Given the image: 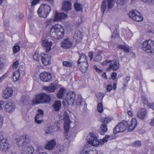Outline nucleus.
<instances>
[{"label":"nucleus","mask_w":154,"mask_h":154,"mask_svg":"<svg viewBox=\"0 0 154 154\" xmlns=\"http://www.w3.org/2000/svg\"><path fill=\"white\" fill-rule=\"evenodd\" d=\"M19 147L22 148V154H32L34 150L32 146H27L29 140L28 135L25 134L15 138Z\"/></svg>","instance_id":"f257e3e1"},{"label":"nucleus","mask_w":154,"mask_h":154,"mask_svg":"<svg viewBox=\"0 0 154 154\" xmlns=\"http://www.w3.org/2000/svg\"><path fill=\"white\" fill-rule=\"evenodd\" d=\"M50 34L52 37L54 38L61 39L64 35V29L59 24H55L51 28Z\"/></svg>","instance_id":"f03ea898"},{"label":"nucleus","mask_w":154,"mask_h":154,"mask_svg":"<svg viewBox=\"0 0 154 154\" xmlns=\"http://www.w3.org/2000/svg\"><path fill=\"white\" fill-rule=\"evenodd\" d=\"M51 100V97L47 94L42 93L36 95L33 99L32 103L34 104L48 103Z\"/></svg>","instance_id":"7ed1b4c3"},{"label":"nucleus","mask_w":154,"mask_h":154,"mask_svg":"<svg viewBox=\"0 0 154 154\" xmlns=\"http://www.w3.org/2000/svg\"><path fill=\"white\" fill-rule=\"evenodd\" d=\"M68 97L67 100V102L68 105L71 104L72 105L74 104L75 102L78 106H80L82 104V97L81 95H78L77 97L75 100V94L74 92H71L68 95Z\"/></svg>","instance_id":"20e7f679"},{"label":"nucleus","mask_w":154,"mask_h":154,"mask_svg":"<svg viewBox=\"0 0 154 154\" xmlns=\"http://www.w3.org/2000/svg\"><path fill=\"white\" fill-rule=\"evenodd\" d=\"M51 10L50 6L46 4H42L39 8L38 13L39 16L42 17H46Z\"/></svg>","instance_id":"39448f33"},{"label":"nucleus","mask_w":154,"mask_h":154,"mask_svg":"<svg viewBox=\"0 0 154 154\" xmlns=\"http://www.w3.org/2000/svg\"><path fill=\"white\" fill-rule=\"evenodd\" d=\"M142 48L146 53H154V41L150 39L144 41L142 44Z\"/></svg>","instance_id":"423d86ee"},{"label":"nucleus","mask_w":154,"mask_h":154,"mask_svg":"<svg viewBox=\"0 0 154 154\" xmlns=\"http://www.w3.org/2000/svg\"><path fill=\"white\" fill-rule=\"evenodd\" d=\"M128 122L126 121H124L123 122L119 123L114 129L113 133L114 134L123 132L127 128Z\"/></svg>","instance_id":"0eeeda50"},{"label":"nucleus","mask_w":154,"mask_h":154,"mask_svg":"<svg viewBox=\"0 0 154 154\" xmlns=\"http://www.w3.org/2000/svg\"><path fill=\"white\" fill-rule=\"evenodd\" d=\"M0 137V150L2 152H6L10 148V144L8 143L7 140L3 138Z\"/></svg>","instance_id":"6e6552de"},{"label":"nucleus","mask_w":154,"mask_h":154,"mask_svg":"<svg viewBox=\"0 0 154 154\" xmlns=\"http://www.w3.org/2000/svg\"><path fill=\"white\" fill-rule=\"evenodd\" d=\"M128 16L130 18L133 20L138 22L141 21L143 19L142 15L136 10L130 11Z\"/></svg>","instance_id":"1a4fd4ad"},{"label":"nucleus","mask_w":154,"mask_h":154,"mask_svg":"<svg viewBox=\"0 0 154 154\" xmlns=\"http://www.w3.org/2000/svg\"><path fill=\"white\" fill-rule=\"evenodd\" d=\"M90 134V137L88 140V143L92 146H97L100 144L99 140L93 133H91Z\"/></svg>","instance_id":"9d476101"},{"label":"nucleus","mask_w":154,"mask_h":154,"mask_svg":"<svg viewBox=\"0 0 154 154\" xmlns=\"http://www.w3.org/2000/svg\"><path fill=\"white\" fill-rule=\"evenodd\" d=\"M40 79L44 82H49L51 81L52 76L49 72H44L41 73L40 75Z\"/></svg>","instance_id":"9b49d317"},{"label":"nucleus","mask_w":154,"mask_h":154,"mask_svg":"<svg viewBox=\"0 0 154 154\" xmlns=\"http://www.w3.org/2000/svg\"><path fill=\"white\" fill-rule=\"evenodd\" d=\"M13 90L11 87H7L3 91L2 97L4 99H7L11 97L13 94Z\"/></svg>","instance_id":"f8f14e48"},{"label":"nucleus","mask_w":154,"mask_h":154,"mask_svg":"<svg viewBox=\"0 0 154 154\" xmlns=\"http://www.w3.org/2000/svg\"><path fill=\"white\" fill-rule=\"evenodd\" d=\"M41 60L44 65L45 66L48 65L51 62V57L47 54H43L41 55Z\"/></svg>","instance_id":"ddd939ff"},{"label":"nucleus","mask_w":154,"mask_h":154,"mask_svg":"<svg viewBox=\"0 0 154 154\" xmlns=\"http://www.w3.org/2000/svg\"><path fill=\"white\" fill-rule=\"evenodd\" d=\"M80 154H98V152L96 150L91 149L90 147L86 145L81 151Z\"/></svg>","instance_id":"4468645a"},{"label":"nucleus","mask_w":154,"mask_h":154,"mask_svg":"<svg viewBox=\"0 0 154 154\" xmlns=\"http://www.w3.org/2000/svg\"><path fill=\"white\" fill-rule=\"evenodd\" d=\"M72 45V43L69 38H67L62 41L61 46L64 49H67L71 48Z\"/></svg>","instance_id":"2eb2a0df"},{"label":"nucleus","mask_w":154,"mask_h":154,"mask_svg":"<svg viewBox=\"0 0 154 154\" xmlns=\"http://www.w3.org/2000/svg\"><path fill=\"white\" fill-rule=\"evenodd\" d=\"M52 44V42H49L47 39L43 40L42 41V46L47 52L51 50Z\"/></svg>","instance_id":"dca6fc26"},{"label":"nucleus","mask_w":154,"mask_h":154,"mask_svg":"<svg viewBox=\"0 0 154 154\" xmlns=\"http://www.w3.org/2000/svg\"><path fill=\"white\" fill-rule=\"evenodd\" d=\"M113 63L114 64L112 63H110L109 67L106 69L107 71H110L112 68V70L113 71H116L118 69L120 66L119 61L116 60H114L113 61Z\"/></svg>","instance_id":"f3484780"},{"label":"nucleus","mask_w":154,"mask_h":154,"mask_svg":"<svg viewBox=\"0 0 154 154\" xmlns=\"http://www.w3.org/2000/svg\"><path fill=\"white\" fill-rule=\"evenodd\" d=\"M38 113L35 117V121L37 123L40 124L43 122V120L42 119L43 116L44 112L43 111L40 109L38 110Z\"/></svg>","instance_id":"a211bd4d"},{"label":"nucleus","mask_w":154,"mask_h":154,"mask_svg":"<svg viewBox=\"0 0 154 154\" xmlns=\"http://www.w3.org/2000/svg\"><path fill=\"white\" fill-rule=\"evenodd\" d=\"M111 120L110 118L106 117L102 120V124L101 125V128L103 132H105L107 130V124L110 122Z\"/></svg>","instance_id":"6ab92c4d"},{"label":"nucleus","mask_w":154,"mask_h":154,"mask_svg":"<svg viewBox=\"0 0 154 154\" xmlns=\"http://www.w3.org/2000/svg\"><path fill=\"white\" fill-rule=\"evenodd\" d=\"M14 103L9 102L6 103L5 106V110L6 112L11 113L13 112L15 109Z\"/></svg>","instance_id":"aec40b11"},{"label":"nucleus","mask_w":154,"mask_h":154,"mask_svg":"<svg viewBox=\"0 0 154 154\" xmlns=\"http://www.w3.org/2000/svg\"><path fill=\"white\" fill-rule=\"evenodd\" d=\"M83 35L82 33L79 30H76L73 35V39L77 43L80 42L82 39Z\"/></svg>","instance_id":"412c9836"},{"label":"nucleus","mask_w":154,"mask_h":154,"mask_svg":"<svg viewBox=\"0 0 154 154\" xmlns=\"http://www.w3.org/2000/svg\"><path fill=\"white\" fill-rule=\"evenodd\" d=\"M79 68L82 72H85L88 70V62L77 63Z\"/></svg>","instance_id":"4be33fe9"},{"label":"nucleus","mask_w":154,"mask_h":154,"mask_svg":"<svg viewBox=\"0 0 154 154\" xmlns=\"http://www.w3.org/2000/svg\"><path fill=\"white\" fill-rule=\"evenodd\" d=\"M72 4L69 2L65 1L63 2L62 10L64 11L67 12L71 9Z\"/></svg>","instance_id":"5701e85b"},{"label":"nucleus","mask_w":154,"mask_h":154,"mask_svg":"<svg viewBox=\"0 0 154 154\" xmlns=\"http://www.w3.org/2000/svg\"><path fill=\"white\" fill-rule=\"evenodd\" d=\"M57 89V85L53 83L51 84V86H45L44 87V89L47 92H54Z\"/></svg>","instance_id":"b1692460"},{"label":"nucleus","mask_w":154,"mask_h":154,"mask_svg":"<svg viewBox=\"0 0 154 154\" xmlns=\"http://www.w3.org/2000/svg\"><path fill=\"white\" fill-rule=\"evenodd\" d=\"M137 125V122L136 119L133 118L132 119L131 121L130 122L128 127V130L129 131H133L136 128Z\"/></svg>","instance_id":"393cba45"},{"label":"nucleus","mask_w":154,"mask_h":154,"mask_svg":"<svg viewBox=\"0 0 154 154\" xmlns=\"http://www.w3.org/2000/svg\"><path fill=\"white\" fill-rule=\"evenodd\" d=\"M67 17V14L63 13H59L56 11L54 15V20L55 21H58L62 19H63Z\"/></svg>","instance_id":"a878e982"},{"label":"nucleus","mask_w":154,"mask_h":154,"mask_svg":"<svg viewBox=\"0 0 154 154\" xmlns=\"http://www.w3.org/2000/svg\"><path fill=\"white\" fill-rule=\"evenodd\" d=\"M147 113L146 110L144 109H141L137 113V116L140 119H143Z\"/></svg>","instance_id":"bb28decb"},{"label":"nucleus","mask_w":154,"mask_h":154,"mask_svg":"<svg viewBox=\"0 0 154 154\" xmlns=\"http://www.w3.org/2000/svg\"><path fill=\"white\" fill-rule=\"evenodd\" d=\"M56 143L54 140H51L48 142L45 146L46 149L51 150L55 146Z\"/></svg>","instance_id":"cd10ccee"},{"label":"nucleus","mask_w":154,"mask_h":154,"mask_svg":"<svg viewBox=\"0 0 154 154\" xmlns=\"http://www.w3.org/2000/svg\"><path fill=\"white\" fill-rule=\"evenodd\" d=\"M103 51L101 50H99L96 53V55L94 57V60L96 62H99L102 59V57L101 54Z\"/></svg>","instance_id":"c85d7f7f"},{"label":"nucleus","mask_w":154,"mask_h":154,"mask_svg":"<svg viewBox=\"0 0 154 154\" xmlns=\"http://www.w3.org/2000/svg\"><path fill=\"white\" fill-rule=\"evenodd\" d=\"M88 62L87 57L85 54L82 53L79 55V58L77 62V63Z\"/></svg>","instance_id":"c756f323"},{"label":"nucleus","mask_w":154,"mask_h":154,"mask_svg":"<svg viewBox=\"0 0 154 154\" xmlns=\"http://www.w3.org/2000/svg\"><path fill=\"white\" fill-rule=\"evenodd\" d=\"M53 106L55 111H59L60 109L61 106V101L60 100L55 101Z\"/></svg>","instance_id":"7c9ffc66"},{"label":"nucleus","mask_w":154,"mask_h":154,"mask_svg":"<svg viewBox=\"0 0 154 154\" xmlns=\"http://www.w3.org/2000/svg\"><path fill=\"white\" fill-rule=\"evenodd\" d=\"M20 75V71L17 70L16 71L13 73V80L15 82H17L19 79Z\"/></svg>","instance_id":"2f4dec72"},{"label":"nucleus","mask_w":154,"mask_h":154,"mask_svg":"<svg viewBox=\"0 0 154 154\" xmlns=\"http://www.w3.org/2000/svg\"><path fill=\"white\" fill-rule=\"evenodd\" d=\"M62 64L63 66L72 68L73 66L74 63L71 61H64L63 62Z\"/></svg>","instance_id":"473e14b6"},{"label":"nucleus","mask_w":154,"mask_h":154,"mask_svg":"<svg viewBox=\"0 0 154 154\" xmlns=\"http://www.w3.org/2000/svg\"><path fill=\"white\" fill-rule=\"evenodd\" d=\"M65 91V90L64 88H61L57 94V98L59 99H62L64 94Z\"/></svg>","instance_id":"72a5a7b5"},{"label":"nucleus","mask_w":154,"mask_h":154,"mask_svg":"<svg viewBox=\"0 0 154 154\" xmlns=\"http://www.w3.org/2000/svg\"><path fill=\"white\" fill-rule=\"evenodd\" d=\"M74 6L76 11L81 12L82 11V5L78 3H75L74 4Z\"/></svg>","instance_id":"f704fd0d"},{"label":"nucleus","mask_w":154,"mask_h":154,"mask_svg":"<svg viewBox=\"0 0 154 154\" xmlns=\"http://www.w3.org/2000/svg\"><path fill=\"white\" fill-rule=\"evenodd\" d=\"M118 48L122 49L125 52L128 53L129 51V48L127 46L122 45H119L117 46Z\"/></svg>","instance_id":"c9c22d12"},{"label":"nucleus","mask_w":154,"mask_h":154,"mask_svg":"<svg viewBox=\"0 0 154 154\" xmlns=\"http://www.w3.org/2000/svg\"><path fill=\"white\" fill-rule=\"evenodd\" d=\"M107 8L106 1V0H104L102 2L101 6V11L103 13L106 10Z\"/></svg>","instance_id":"e433bc0d"},{"label":"nucleus","mask_w":154,"mask_h":154,"mask_svg":"<svg viewBox=\"0 0 154 154\" xmlns=\"http://www.w3.org/2000/svg\"><path fill=\"white\" fill-rule=\"evenodd\" d=\"M107 8L108 9H112L114 6L115 2L113 0H107Z\"/></svg>","instance_id":"4c0bfd02"},{"label":"nucleus","mask_w":154,"mask_h":154,"mask_svg":"<svg viewBox=\"0 0 154 154\" xmlns=\"http://www.w3.org/2000/svg\"><path fill=\"white\" fill-rule=\"evenodd\" d=\"M97 109L98 112L100 113H102L103 111V104L101 102L98 103L97 106Z\"/></svg>","instance_id":"58836bf2"},{"label":"nucleus","mask_w":154,"mask_h":154,"mask_svg":"<svg viewBox=\"0 0 154 154\" xmlns=\"http://www.w3.org/2000/svg\"><path fill=\"white\" fill-rule=\"evenodd\" d=\"M70 123V122H64V131L66 133L68 132L69 130Z\"/></svg>","instance_id":"ea45409f"},{"label":"nucleus","mask_w":154,"mask_h":154,"mask_svg":"<svg viewBox=\"0 0 154 154\" xmlns=\"http://www.w3.org/2000/svg\"><path fill=\"white\" fill-rule=\"evenodd\" d=\"M41 57V56L37 52H36L33 55V59L37 61L40 60Z\"/></svg>","instance_id":"a19ab883"},{"label":"nucleus","mask_w":154,"mask_h":154,"mask_svg":"<svg viewBox=\"0 0 154 154\" xmlns=\"http://www.w3.org/2000/svg\"><path fill=\"white\" fill-rule=\"evenodd\" d=\"M109 137V135H106L105 137L99 140L100 144L101 145L107 142L108 140V138Z\"/></svg>","instance_id":"79ce46f5"},{"label":"nucleus","mask_w":154,"mask_h":154,"mask_svg":"<svg viewBox=\"0 0 154 154\" xmlns=\"http://www.w3.org/2000/svg\"><path fill=\"white\" fill-rule=\"evenodd\" d=\"M127 2V0H116V3L118 5H124Z\"/></svg>","instance_id":"37998d69"},{"label":"nucleus","mask_w":154,"mask_h":154,"mask_svg":"<svg viewBox=\"0 0 154 154\" xmlns=\"http://www.w3.org/2000/svg\"><path fill=\"white\" fill-rule=\"evenodd\" d=\"M64 122H70L69 116L68 114L66 112H64Z\"/></svg>","instance_id":"c03bdc74"},{"label":"nucleus","mask_w":154,"mask_h":154,"mask_svg":"<svg viewBox=\"0 0 154 154\" xmlns=\"http://www.w3.org/2000/svg\"><path fill=\"white\" fill-rule=\"evenodd\" d=\"M55 20L54 19H51L49 20H47L46 21L45 23V25L48 26V25L51 24L52 23H53Z\"/></svg>","instance_id":"a18cd8bd"},{"label":"nucleus","mask_w":154,"mask_h":154,"mask_svg":"<svg viewBox=\"0 0 154 154\" xmlns=\"http://www.w3.org/2000/svg\"><path fill=\"white\" fill-rule=\"evenodd\" d=\"M45 133L46 134H51L52 131V127H46L45 128Z\"/></svg>","instance_id":"49530a36"},{"label":"nucleus","mask_w":154,"mask_h":154,"mask_svg":"<svg viewBox=\"0 0 154 154\" xmlns=\"http://www.w3.org/2000/svg\"><path fill=\"white\" fill-rule=\"evenodd\" d=\"M22 103L23 105H27L28 104V100L26 97H22L21 99Z\"/></svg>","instance_id":"de8ad7c7"},{"label":"nucleus","mask_w":154,"mask_h":154,"mask_svg":"<svg viewBox=\"0 0 154 154\" xmlns=\"http://www.w3.org/2000/svg\"><path fill=\"white\" fill-rule=\"evenodd\" d=\"M20 48L19 46L15 45L13 48V51L14 53H16L20 50Z\"/></svg>","instance_id":"09e8293b"},{"label":"nucleus","mask_w":154,"mask_h":154,"mask_svg":"<svg viewBox=\"0 0 154 154\" xmlns=\"http://www.w3.org/2000/svg\"><path fill=\"white\" fill-rule=\"evenodd\" d=\"M141 142L140 141H137L132 143V146L134 147H137L141 145Z\"/></svg>","instance_id":"8fccbe9b"},{"label":"nucleus","mask_w":154,"mask_h":154,"mask_svg":"<svg viewBox=\"0 0 154 154\" xmlns=\"http://www.w3.org/2000/svg\"><path fill=\"white\" fill-rule=\"evenodd\" d=\"M39 1L40 0H33L31 2V6L33 7L38 3Z\"/></svg>","instance_id":"3c124183"},{"label":"nucleus","mask_w":154,"mask_h":154,"mask_svg":"<svg viewBox=\"0 0 154 154\" xmlns=\"http://www.w3.org/2000/svg\"><path fill=\"white\" fill-rule=\"evenodd\" d=\"M118 33L117 32V30L116 29H115L113 33L112 34V37L115 38L118 37Z\"/></svg>","instance_id":"603ef678"},{"label":"nucleus","mask_w":154,"mask_h":154,"mask_svg":"<svg viewBox=\"0 0 154 154\" xmlns=\"http://www.w3.org/2000/svg\"><path fill=\"white\" fill-rule=\"evenodd\" d=\"M19 62L18 61H17L14 63L13 65V67L14 68L17 69L18 66Z\"/></svg>","instance_id":"864d4df0"},{"label":"nucleus","mask_w":154,"mask_h":154,"mask_svg":"<svg viewBox=\"0 0 154 154\" xmlns=\"http://www.w3.org/2000/svg\"><path fill=\"white\" fill-rule=\"evenodd\" d=\"M112 62V60H106L103 62L101 63L102 66L106 65L107 64H108Z\"/></svg>","instance_id":"5fc2aeb1"},{"label":"nucleus","mask_w":154,"mask_h":154,"mask_svg":"<svg viewBox=\"0 0 154 154\" xmlns=\"http://www.w3.org/2000/svg\"><path fill=\"white\" fill-rule=\"evenodd\" d=\"M94 52L93 51H90L88 53V56L90 58V60L91 61L93 58Z\"/></svg>","instance_id":"6e6d98bb"},{"label":"nucleus","mask_w":154,"mask_h":154,"mask_svg":"<svg viewBox=\"0 0 154 154\" xmlns=\"http://www.w3.org/2000/svg\"><path fill=\"white\" fill-rule=\"evenodd\" d=\"M3 122V118L0 115V128L1 127L2 125Z\"/></svg>","instance_id":"4d7b16f0"},{"label":"nucleus","mask_w":154,"mask_h":154,"mask_svg":"<svg viewBox=\"0 0 154 154\" xmlns=\"http://www.w3.org/2000/svg\"><path fill=\"white\" fill-rule=\"evenodd\" d=\"M112 85H108L106 87V90L107 91L109 92L112 89Z\"/></svg>","instance_id":"13d9d810"},{"label":"nucleus","mask_w":154,"mask_h":154,"mask_svg":"<svg viewBox=\"0 0 154 154\" xmlns=\"http://www.w3.org/2000/svg\"><path fill=\"white\" fill-rule=\"evenodd\" d=\"M116 77L117 74L115 72H113L111 75L112 79L113 80H114L116 78Z\"/></svg>","instance_id":"bf43d9fd"},{"label":"nucleus","mask_w":154,"mask_h":154,"mask_svg":"<svg viewBox=\"0 0 154 154\" xmlns=\"http://www.w3.org/2000/svg\"><path fill=\"white\" fill-rule=\"evenodd\" d=\"M143 1L146 3H152L153 1L154 0H142Z\"/></svg>","instance_id":"052dcab7"},{"label":"nucleus","mask_w":154,"mask_h":154,"mask_svg":"<svg viewBox=\"0 0 154 154\" xmlns=\"http://www.w3.org/2000/svg\"><path fill=\"white\" fill-rule=\"evenodd\" d=\"M102 77H103V78H104L106 79H107V78L106 76V73L105 72H104L101 75Z\"/></svg>","instance_id":"680f3d73"},{"label":"nucleus","mask_w":154,"mask_h":154,"mask_svg":"<svg viewBox=\"0 0 154 154\" xmlns=\"http://www.w3.org/2000/svg\"><path fill=\"white\" fill-rule=\"evenodd\" d=\"M150 124L152 126H154V117L151 120V121L150 122Z\"/></svg>","instance_id":"e2e57ef3"},{"label":"nucleus","mask_w":154,"mask_h":154,"mask_svg":"<svg viewBox=\"0 0 154 154\" xmlns=\"http://www.w3.org/2000/svg\"><path fill=\"white\" fill-rule=\"evenodd\" d=\"M130 79V77L129 76H127L125 78V80L126 83H128V81Z\"/></svg>","instance_id":"0e129e2a"},{"label":"nucleus","mask_w":154,"mask_h":154,"mask_svg":"<svg viewBox=\"0 0 154 154\" xmlns=\"http://www.w3.org/2000/svg\"><path fill=\"white\" fill-rule=\"evenodd\" d=\"M150 107L152 109L154 110V103L151 104L150 105Z\"/></svg>","instance_id":"69168bd1"},{"label":"nucleus","mask_w":154,"mask_h":154,"mask_svg":"<svg viewBox=\"0 0 154 154\" xmlns=\"http://www.w3.org/2000/svg\"><path fill=\"white\" fill-rule=\"evenodd\" d=\"M3 66V63L1 61H0V70L2 68Z\"/></svg>","instance_id":"338daca9"},{"label":"nucleus","mask_w":154,"mask_h":154,"mask_svg":"<svg viewBox=\"0 0 154 154\" xmlns=\"http://www.w3.org/2000/svg\"><path fill=\"white\" fill-rule=\"evenodd\" d=\"M97 72L98 73H100L102 72V70H100V69H99L98 68H97V69L96 70Z\"/></svg>","instance_id":"774afa93"}]
</instances>
